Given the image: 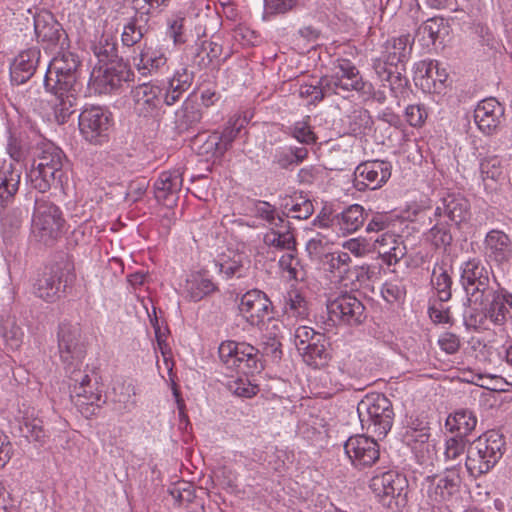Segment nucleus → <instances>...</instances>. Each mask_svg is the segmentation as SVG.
Masks as SVG:
<instances>
[{"mask_svg":"<svg viewBox=\"0 0 512 512\" xmlns=\"http://www.w3.org/2000/svg\"><path fill=\"white\" fill-rule=\"evenodd\" d=\"M186 290L193 301H200L216 290V285L201 273L191 275Z\"/></svg>","mask_w":512,"mask_h":512,"instance_id":"obj_41","label":"nucleus"},{"mask_svg":"<svg viewBox=\"0 0 512 512\" xmlns=\"http://www.w3.org/2000/svg\"><path fill=\"white\" fill-rule=\"evenodd\" d=\"M487 258L498 264L508 262L512 257V242L507 234L500 230H491L485 240Z\"/></svg>","mask_w":512,"mask_h":512,"instance_id":"obj_24","label":"nucleus"},{"mask_svg":"<svg viewBox=\"0 0 512 512\" xmlns=\"http://www.w3.org/2000/svg\"><path fill=\"white\" fill-rule=\"evenodd\" d=\"M480 175L486 190L496 189V184L503 179L502 161L498 156H487L480 161Z\"/></svg>","mask_w":512,"mask_h":512,"instance_id":"obj_34","label":"nucleus"},{"mask_svg":"<svg viewBox=\"0 0 512 512\" xmlns=\"http://www.w3.org/2000/svg\"><path fill=\"white\" fill-rule=\"evenodd\" d=\"M258 349L247 343H240L235 359L229 368H237L243 374H254L262 370Z\"/></svg>","mask_w":512,"mask_h":512,"instance_id":"obj_32","label":"nucleus"},{"mask_svg":"<svg viewBox=\"0 0 512 512\" xmlns=\"http://www.w3.org/2000/svg\"><path fill=\"white\" fill-rule=\"evenodd\" d=\"M490 296H492V301L483 310L486 319L494 325H503L506 321L507 308L501 301L500 293L492 291Z\"/></svg>","mask_w":512,"mask_h":512,"instance_id":"obj_49","label":"nucleus"},{"mask_svg":"<svg viewBox=\"0 0 512 512\" xmlns=\"http://www.w3.org/2000/svg\"><path fill=\"white\" fill-rule=\"evenodd\" d=\"M465 451L467 452V447L464 437L456 436L446 440L444 452L446 459L456 460Z\"/></svg>","mask_w":512,"mask_h":512,"instance_id":"obj_62","label":"nucleus"},{"mask_svg":"<svg viewBox=\"0 0 512 512\" xmlns=\"http://www.w3.org/2000/svg\"><path fill=\"white\" fill-rule=\"evenodd\" d=\"M285 312L293 317L304 319L308 316L307 302L297 291H291L285 297Z\"/></svg>","mask_w":512,"mask_h":512,"instance_id":"obj_53","label":"nucleus"},{"mask_svg":"<svg viewBox=\"0 0 512 512\" xmlns=\"http://www.w3.org/2000/svg\"><path fill=\"white\" fill-rule=\"evenodd\" d=\"M450 270V265L444 259L437 261L432 269L430 284L440 302H447L452 296L453 281Z\"/></svg>","mask_w":512,"mask_h":512,"instance_id":"obj_28","label":"nucleus"},{"mask_svg":"<svg viewBox=\"0 0 512 512\" xmlns=\"http://www.w3.org/2000/svg\"><path fill=\"white\" fill-rule=\"evenodd\" d=\"M374 246L383 261L389 266L397 264L407 252L401 236L397 235L394 230L378 236L374 241Z\"/></svg>","mask_w":512,"mask_h":512,"instance_id":"obj_22","label":"nucleus"},{"mask_svg":"<svg viewBox=\"0 0 512 512\" xmlns=\"http://www.w3.org/2000/svg\"><path fill=\"white\" fill-rule=\"evenodd\" d=\"M6 151L10 158L16 162L23 160L28 153V143L17 130L8 127L6 130Z\"/></svg>","mask_w":512,"mask_h":512,"instance_id":"obj_43","label":"nucleus"},{"mask_svg":"<svg viewBox=\"0 0 512 512\" xmlns=\"http://www.w3.org/2000/svg\"><path fill=\"white\" fill-rule=\"evenodd\" d=\"M292 136L304 144H312L316 141V136L311 130L308 121H298L291 128Z\"/></svg>","mask_w":512,"mask_h":512,"instance_id":"obj_63","label":"nucleus"},{"mask_svg":"<svg viewBox=\"0 0 512 512\" xmlns=\"http://www.w3.org/2000/svg\"><path fill=\"white\" fill-rule=\"evenodd\" d=\"M406 479L395 471L375 475L370 481V488L380 498H399L405 490Z\"/></svg>","mask_w":512,"mask_h":512,"instance_id":"obj_21","label":"nucleus"},{"mask_svg":"<svg viewBox=\"0 0 512 512\" xmlns=\"http://www.w3.org/2000/svg\"><path fill=\"white\" fill-rule=\"evenodd\" d=\"M201 47L203 52H205L207 59H202L198 61V66L200 68H206L214 62L220 63L219 58L222 54L221 44L213 40H205L202 42Z\"/></svg>","mask_w":512,"mask_h":512,"instance_id":"obj_60","label":"nucleus"},{"mask_svg":"<svg viewBox=\"0 0 512 512\" xmlns=\"http://www.w3.org/2000/svg\"><path fill=\"white\" fill-rule=\"evenodd\" d=\"M143 37L142 31L136 26L133 20L128 21L121 34V41L124 46L131 47L138 43Z\"/></svg>","mask_w":512,"mask_h":512,"instance_id":"obj_64","label":"nucleus"},{"mask_svg":"<svg viewBox=\"0 0 512 512\" xmlns=\"http://www.w3.org/2000/svg\"><path fill=\"white\" fill-rule=\"evenodd\" d=\"M21 171L6 160L0 162V206L7 205L19 189Z\"/></svg>","mask_w":512,"mask_h":512,"instance_id":"obj_27","label":"nucleus"},{"mask_svg":"<svg viewBox=\"0 0 512 512\" xmlns=\"http://www.w3.org/2000/svg\"><path fill=\"white\" fill-rule=\"evenodd\" d=\"M135 111L144 117L157 115L160 104V86L143 83L132 90Z\"/></svg>","mask_w":512,"mask_h":512,"instance_id":"obj_18","label":"nucleus"},{"mask_svg":"<svg viewBox=\"0 0 512 512\" xmlns=\"http://www.w3.org/2000/svg\"><path fill=\"white\" fill-rule=\"evenodd\" d=\"M136 389L132 380L115 378L109 398L117 411L131 412L136 407Z\"/></svg>","mask_w":512,"mask_h":512,"instance_id":"obj_26","label":"nucleus"},{"mask_svg":"<svg viewBox=\"0 0 512 512\" xmlns=\"http://www.w3.org/2000/svg\"><path fill=\"white\" fill-rule=\"evenodd\" d=\"M397 220L388 213H375L366 226V231L370 232H390L394 230Z\"/></svg>","mask_w":512,"mask_h":512,"instance_id":"obj_56","label":"nucleus"},{"mask_svg":"<svg viewBox=\"0 0 512 512\" xmlns=\"http://www.w3.org/2000/svg\"><path fill=\"white\" fill-rule=\"evenodd\" d=\"M58 348L62 363L68 374L70 398L86 417L94 415L105 403L98 376L81 371L86 354L77 325L62 323L58 331Z\"/></svg>","mask_w":512,"mask_h":512,"instance_id":"obj_1","label":"nucleus"},{"mask_svg":"<svg viewBox=\"0 0 512 512\" xmlns=\"http://www.w3.org/2000/svg\"><path fill=\"white\" fill-rule=\"evenodd\" d=\"M504 116V108L495 98L480 101L474 111V120L478 128L491 135L499 127Z\"/></svg>","mask_w":512,"mask_h":512,"instance_id":"obj_16","label":"nucleus"},{"mask_svg":"<svg viewBox=\"0 0 512 512\" xmlns=\"http://www.w3.org/2000/svg\"><path fill=\"white\" fill-rule=\"evenodd\" d=\"M40 59V50L32 47L21 51L10 66V76L13 83H25L34 74Z\"/></svg>","mask_w":512,"mask_h":512,"instance_id":"obj_20","label":"nucleus"},{"mask_svg":"<svg viewBox=\"0 0 512 512\" xmlns=\"http://www.w3.org/2000/svg\"><path fill=\"white\" fill-rule=\"evenodd\" d=\"M448 74L444 68L439 67V63L433 60H422L414 65V80H426L429 85L431 80L433 84L436 82L444 83Z\"/></svg>","mask_w":512,"mask_h":512,"instance_id":"obj_37","label":"nucleus"},{"mask_svg":"<svg viewBox=\"0 0 512 512\" xmlns=\"http://www.w3.org/2000/svg\"><path fill=\"white\" fill-rule=\"evenodd\" d=\"M285 209L287 210L286 213H283L285 218L291 217L298 220L308 219L314 211L312 202L301 196L292 199L291 204L287 202L285 204Z\"/></svg>","mask_w":512,"mask_h":512,"instance_id":"obj_48","label":"nucleus"},{"mask_svg":"<svg viewBox=\"0 0 512 512\" xmlns=\"http://www.w3.org/2000/svg\"><path fill=\"white\" fill-rule=\"evenodd\" d=\"M442 31L447 32L445 21L440 17H433L425 21L417 30V35L428 36V43L434 44L435 41L440 37Z\"/></svg>","mask_w":512,"mask_h":512,"instance_id":"obj_54","label":"nucleus"},{"mask_svg":"<svg viewBox=\"0 0 512 512\" xmlns=\"http://www.w3.org/2000/svg\"><path fill=\"white\" fill-rule=\"evenodd\" d=\"M93 50L98 62L116 61L117 46L113 36L103 34Z\"/></svg>","mask_w":512,"mask_h":512,"instance_id":"obj_52","label":"nucleus"},{"mask_svg":"<svg viewBox=\"0 0 512 512\" xmlns=\"http://www.w3.org/2000/svg\"><path fill=\"white\" fill-rule=\"evenodd\" d=\"M328 270L342 280L351 267L352 259L348 252L336 251L326 256Z\"/></svg>","mask_w":512,"mask_h":512,"instance_id":"obj_47","label":"nucleus"},{"mask_svg":"<svg viewBox=\"0 0 512 512\" xmlns=\"http://www.w3.org/2000/svg\"><path fill=\"white\" fill-rule=\"evenodd\" d=\"M263 243L278 251L296 252V239L289 220L269 228L263 236Z\"/></svg>","mask_w":512,"mask_h":512,"instance_id":"obj_23","label":"nucleus"},{"mask_svg":"<svg viewBox=\"0 0 512 512\" xmlns=\"http://www.w3.org/2000/svg\"><path fill=\"white\" fill-rule=\"evenodd\" d=\"M23 436L30 441H35L40 444L45 442L47 437L46 431L43 428V422L37 417L27 415L23 418L22 425L20 426Z\"/></svg>","mask_w":512,"mask_h":512,"instance_id":"obj_44","label":"nucleus"},{"mask_svg":"<svg viewBox=\"0 0 512 512\" xmlns=\"http://www.w3.org/2000/svg\"><path fill=\"white\" fill-rule=\"evenodd\" d=\"M239 315L244 321L259 329H265L269 315L273 312V304L269 297L259 289H252L244 293L238 303Z\"/></svg>","mask_w":512,"mask_h":512,"instance_id":"obj_11","label":"nucleus"},{"mask_svg":"<svg viewBox=\"0 0 512 512\" xmlns=\"http://www.w3.org/2000/svg\"><path fill=\"white\" fill-rule=\"evenodd\" d=\"M34 31L38 41L47 43L49 47L57 45L63 35L60 24L46 10L35 14Z\"/></svg>","mask_w":512,"mask_h":512,"instance_id":"obj_25","label":"nucleus"},{"mask_svg":"<svg viewBox=\"0 0 512 512\" xmlns=\"http://www.w3.org/2000/svg\"><path fill=\"white\" fill-rule=\"evenodd\" d=\"M165 35L172 40L174 46H181L188 40L186 28V13L184 11H173L167 15Z\"/></svg>","mask_w":512,"mask_h":512,"instance_id":"obj_33","label":"nucleus"},{"mask_svg":"<svg viewBox=\"0 0 512 512\" xmlns=\"http://www.w3.org/2000/svg\"><path fill=\"white\" fill-rule=\"evenodd\" d=\"M337 219L340 230L344 233H353L364 224V209L358 204L351 205Z\"/></svg>","mask_w":512,"mask_h":512,"instance_id":"obj_40","label":"nucleus"},{"mask_svg":"<svg viewBox=\"0 0 512 512\" xmlns=\"http://www.w3.org/2000/svg\"><path fill=\"white\" fill-rule=\"evenodd\" d=\"M245 119L232 118L229 120L228 125L225 127L220 135L221 143L225 146V152L230 148L232 142L238 136L240 130L244 125Z\"/></svg>","mask_w":512,"mask_h":512,"instance_id":"obj_61","label":"nucleus"},{"mask_svg":"<svg viewBox=\"0 0 512 512\" xmlns=\"http://www.w3.org/2000/svg\"><path fill=\"white\" fill-rule=\"evenodd\" d=\"M346 455L356 467L371 466L379 459V446L374 438L357 435L344 444Z\"/></svg>","mask_w":512,"mask_h":512,"instance_id":"obj_15","label":"nucleus"},{"mask_svg":"<svg viewBox=\"0 0 512 512\" xmlns=\"http://www.w3.org/2000/svg\"><path fill=\"white\" fill-rule=\"evenodd\" d=\"M447 216L451 221L460 224L466 221L470 216V203L461 194H447L442 197L440 204L437 205L434 216L435 218Z\"/></svg>","mask_w":512,"mask_h":512,"instance_id":"obj_19","label":"nucleus"},{"mask_svg":"<svg viewBox=\"0 0 512 512\" xmlns=\"http://www.w3.org/2000/svg\"><path fill=\"white\" fill-rule=\"evenodd\" d=\"M0 217V231L4 242L12 240L19 232L22 225V211L20 209L5 210Z\"/></svg>","mask_w":512,"mask_h":512,"instance_id":"obj_39","label":"nucleus"},{"mask_svg":"<svg viewBox=\"0 0 512 512\" xmlns=\"http://www.w3.org/2000/svg\"><path fill=\"white\" fill-rule=\"evenodd\" d=\"M142 305L143 308L146 310L150 324L154 329L153 345L156 351L157 348H160V325L158 322L156 302L151 297H148L147 299L142 300Z\"/></svg>","mask_w":512,"mask_h":512,"instance_id":"obj_59","label":"nucleus"},{"mask_svg":"<svg viewBox=\"0 0 512 512\" xmlns=\"http://www.w3.org/2000/svg\"><path fill=\"white\" fill-rule=\"evenodd\" d=\"M316 339L310 344L299 346V351L303 354L307 364L319 367L324 365L328 359L325 335H316Z\"/></svg>","mask_w":512,"mask_h":512,"instance_id":"obj_36","label":"nucleus"},{"mask_svg":"<svg viewBox=\"0 0 512 512\" xmlns=\"http://www.w3.org/2000/svg\"><path fill=\"white\" fill-rule=\"evenodd\" d=\"M373 68L383 86H388L393 91H401L408 85V79L403 75L405 64L391 66L377 59Z\"/></svg>","mask_w":512,"mask_h":512,"instance_id":"obj_30","label":"nucleus"},{"mask_svg":"<svg viewBox=\"0 0 512 512\" xmlns=\"http://www.w3.org/2000/svg\"><path fill=\"white\" fill-rule=\"evenodd\" d=\"M460 283L466 293V301L464 302L466 307L483 304L484 300H487L492 293L489 271L476 259L463 264Z\"/></svg>","mask_w":512,"mask_h":512,"instance_id":"obj_7","label":"nucleus"},{"mask_svg":"<svg viewBox=\"0 0 512 512\" xmlns=\"http://www.w3.org/2000/svg\"><path fill=\"white\" fill-rule=\"evenodd\" d=\"M111 114L100 106L85 107L79 115V130L82 136L94 144L108 139Z\"/></svg>","mask_w":512,"mask_h":512,"instance_id":"obj_12","label":"nucleus"},{"mask_svg":"<svg viewBox=\"0 0 512 512\" xmlns=\"http://www.w3.org/2000/svg\"><path fill=\"white\" fill-rule=\"evenodd\" d=\"M64 223L58 206L44 199H36L32 217L31 233L39 242L49 244L59 235Z\"/></svg>","mask_w":512,"mask_h":512,"instance_id":"obj_6","label":"nucleus"},{"mask_svg":"<svg viewBox=\"0 0 512 512\" xmlns=\"http://www.w3.org/2000/svg\"><path fill=\"white\" fill-rule=\"evenodd\" d=\"M131 72L127 67L118 61L98 62L91 72V81L101 91H111L127 82L131 78Z\"/></svg>","mask_w":512,"mask_h":512,"instance_id":"obj_14","label":"nucleus"},{"mask_svg":"<svg viewBox=\"0 0 512 512\" xmlns=\"http://www.w3.org/2000/svg\"><path fill=\"white\" fill-rule=\"evenodd\" d=\"M331 75L324 76V87L331 94L358 91L369 93L371 85L364 82L359 70L347 59H339L334 64Z\"/></svg>","mask_w":512,"mask_h":512,"instance_id":"obj_8","label":"nucleus"},{"mask_svg":"<svg viewBox=\"0 0 512 512\" xmlns=\"http://www.w3.org/2000/svg\"><path fill=\"white\" fill-rule=\"evenodd\" d=\"M255 215L266 221L269 228L276 224H281L286 219L283 215L277 213L276 208L268 202H259L255 207Z\"/></svg>","mask_w":512,"mask_h":512,"instance_id":"obj_57","label":"nucleus"},{"mask_svg":"<svg viewBox=\"0 0 512 512\" xmlns=\"http://www.w3.org/2000/svg\"><path fill=\"white\" fill-rule=\"evenodd\" d=\"M182 187V176L179 170H173L162 173V206L168 211L162 215V227L170 226L176 220V213L172 211V207L176 205L178 193Z\"/></svg>","mask_w":512,"mask_h":512,"instance_id":"obj_17","label":"nucleus"},{"mask_svg":"<svg viewBox=\"0 0 512 512\" xmlns=\"http://www.w3.org/2000/svg\"><path fill=\"white\" fill-rule=\"evenodd\" d=\"M76 275L71 264L56 265L45 273L35 286L37 297L53 302L58 299L67 287H70L75 281Z\"/></svg>","mask_w":512,"mask_h":512,"instance_id":"obj_10","label":"nucleus"},{"mask_svg":"<svg viewBox=\"0 0 512 512\" xmlns=\"http://www.w3.org/2000/svg\"><path fill=\"white\" fill-rule=\"evenodd\" d=\"M429 237L435 247L444 249L450 246L453 240L449 225L443 222H437L430 229Z\"/></svg>","mask_w":512,"mask_h":512,"instance_id":"obj_55","label":"nucleus"},{"mask_svg":"<svg viewBox=\"0 0 512 512\" xmlns=\"http://www.w3.org/2000/svg\"><path fill=\"white\" fill-rule=\"evenodd\" d=\"M0 334L11 350L18 349L23 342L24 332L13 319L8 318L4 322L0 327Z\"/></svg>","mask_w":512,"mask_h":512,"instance_id":"obj_50","label":"nucleus"},{"mask_svg":"<svg viewBox=\"0 0 512 512\" xmlns=\"http://www.w3.org/2000/svg\"><path fill=\"white\" fill-rule=\"evenodd\" d=\"M391 176V164L383 160L360 163L354 171V187L359 191L375 190L385 184Z\"/></svg>","mask_w":512,"mask_h":512,"instance_id":"obj_13","label":"nucleus"},{"mask_svg":"<svg viewBox=\"0 0 512 512\" xmlns=\"http://www.w3.org/2000/svg\"><path fill=\"white\" fill-rule=\"evenodd\" d=\"M193 498L194 493L192 486L187 482H178L167 490L163 500L166 503L173 504L174 506H180L185 502H191Z\"/></svg>","mask_w":512,"mask_h":512,"instance_id":"obj_46","label":"nucleus"},{"mask_svg":"<svg viewBox=\"0 0 512 512\" xmlns=\"http://www.w3.org/2000/svg\"><path fill=\"white\" fill-rule=\"evenodd\" d=\"M357 412L362 428L373 437L383 439L392 428L395 416L393 406L383 394L366 396L358 403Z\"/></svg>","mask_w":512,"mask_h":512,"instance_id":"obj_5","label":"nucleus"},{"mask_svg":"<svg viewBox=\"0 0 512 512\" xmlns=\"http://www.w3.org/2000/svg\"><path fill=\"white\" fill-rule=\"evenodd\" d=\"M477 418L475 414L467 409L457 410L446 419V427L451 432H457L458 436L466 437L476 427Z\"/></svg>","mask_w":512,"mask_h":512,"instance_id":"obj_35","label":"nucleus"},{"mask_svg":"<svg viewBox=\"0 0 512 512\" xmlns=\"http://www.w3.org/2000/svg\"><path fill=\"white\" fill-rule=\"evenodd\" d=\"M459 484L460 477L458 473L455 470L448 469L444 476L433 479L428 495L432 500L442 502L457 491Z\"/></svg>","mask_w":512,"mask_h":512,"instance_id":"obj_31","label":"nucleus"},{"mask_svg":"<svg viewBox=\"0 0 512 512\" xmlns=\"http://www.w3.org/2000/svg\"><path fill=\"white\" fill-rule=\"evenodd\" d=\"M78 57L70 51H60L50 61L44 87L52 98L49 100L52 117L57 124H64L74 112L77 100Z\"/></svg>","mask_w":512,"mask_h":512,"instance_id":"obj_2","label":"nucleus"},{"mask_svg":"<svg viewBox=\"0 0 512 512\" xmlns=\"http://www.w3.org/2000/svg\"><path fill=\"white\" fill-rule=\"evenodd\" d=\"M202 113L199 105L191 100L186 101L183 106L175 112V127L183 132L200 122Z\"/></svg>","mask_w":512,"mask_h":512,"instance_id":"obj_38","label":"nucleus"},{"mask_svg":"<svg viewBox=\"0 0 512 512\" xmlns=\"http://www.w3.org/2000/svg\"><path fill=\"white\" fill-rule=\"evenodd\" d=\"M298 94L301 98L306 99L309 103L314 104L324 97L331 95V92L324 87V76L321 77L316 84L304 83L299 86Z\"/></svg>","mask_w":512,"mask_h":512,"instance_id":"obj_51","label":"nucleus"},{"mask_svg":"<svg viewBox=\"0 0 512 512\" xmlns=\"http://www.w3.org/2000/svg\"><path fill=\"white\" fill-rule=\"evenodd\" d=\"M374 272L369 265L353 266L346 272L341 282L351 290H359L368 285Z\"/></svg>","mask_w":512,"mask_h":512,"instance_id":"obj_42","label":"nucleus"},{"mask_svg":"<svg viewBox=\"0 0 512 512\" xmlns=\"http://www.w3.org/2000/svg\"><path fill=\"white\" fill-rule=\"evenodd\" d=\"M505 440L496 430H489L467 447L465 467L470 476L476 478L487 473L502 458Z\"/></svg>","mask_w":512,"mask_h":512,"instance_id":"obj_3","label":"nucleus"},{"mask_svg":"<svg viewBox=\"0 0 512 512\" xmlns=\"http://www.w3.org/2000/svg\"><path fill=\"white\" fill-rule=\"evenodd\" d=\"M198 153L206 156L221 157L225 153V146L221 143L219 133L214 132L209 135L203 144L199 146Z\"/></svg>","mask_w":512,"mask_h":512,"instance_id":"obj_58","label":"nucleus"},{"mask_svg":"<svg viewBox=\"0 0 512 512\" xmlns=\"http://www.w3.org/2000/svg\"><path fill=\"white\" fill-rule=\"evenodd\" d=\"M329 319L338 325L358 326L366 319L365 306L354 294L344 292L327 303Z\"/></svg>","mask_w":512,"mask_h":512,"instance_id":"obj_9","label":"nucleus"},{"mask_svg":"<svg viewBox=\"0 0 512 512\" xmlns=\"http://www.w3.org/2000/svg\"><path fill=\"white\" fill-rule=\"evenodd\" d=\"M67 158L62 149L52 142H43L38 147L37 166L31 170V186L41 193L52 185H63V166Z\"/></svg>","mask_w":512,"mask_h":512,"instance_id":"obj_4","label":"nucleus"},{"mask_svg":"<svg viewBox=\"0 0 512 512\" xmlns=\"http://www.w3.org/2000/svg\"><path fill=\"white\" fill-rule=\"evenodd\" d=\"M271 325V331L269 332L270 336L268 340L264 343L263 351L266 355L271 356L274 360H279L281 358V342L279 341L277 335L281 330L282 323L274 318L268 319V324L264 330L269 331V326Z\"/></svg>","mask_w":512,"mask_h":512,"instance_id":"obj_45","label":"nucleus"},{"mask_svg":"<svg viewBox=\"0 0 512 512\" xmlns=\"http://www.w3.org/2000/svg\"><path fill=\"white\" fill-rule=\"evenodd\" d=\"M412 50L410 35H401L386 41L381 61L388 65L405 64Z\"/></svg>","mask_w":512,"mask_h":512,"instance_id":"obj_29","label":"nucleus"}]
</instances>
